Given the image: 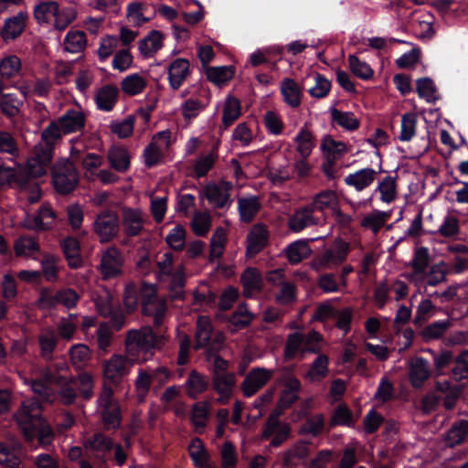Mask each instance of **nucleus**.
<instances>
[{
  "label": "nucleus",
  "mask_w": 468,
  "mask_h": 468,
  "mask_svg": "<svg viewBox=\"0 0 468 468\" xmlns=\"http://www.w3.org/2000/svg\"><path fill=\"white\" fill-rule=\"evenodd\" d=\"M162 338L156 336L151 327L131 330L125 339V352L132 361L138 364L150 360L161 346Z\"/></svg>",
  "instance_id": "nucleus-1"
},
{
  "label": "nucleus",
  "mask_w": 468,
  "mask_h": 468,
  "mask_svg": "<svg viewBox=\"0 0 468 468\" xmlns=\"http://www.w3.org/2000/svg\"><path fill=\"white\" fill-rule=\"evenodd\" d=\"M13 418L25 438L32 441L37 436V427L43 420L42 407L35 399H25Z\"/></svg>",
  "instance_id": "nucleus-2"
},
{
  "label": "nucleus",
  "mask_w": 468,
  "mask_h": 468,
  "mask_svg": "<svg viewBox=\"0 0 468 468\" xmlns=\"http://www.w3.org/2000/svg\"><path fill=\"white\" fill-rule=\"evenodd\" d=\"M157 277L159 281L169 282L171 290L175 291L174 297H179V291L185 283L183 265H175L173 254L171 252H165L157 259Z\"/></svg>",
  "instance_id": "nucleus-3"
},
{
  "label": "nucleus",
  "mask_w": 468,
  "mask_h": 468,
  "mask_svg": "<svg viewBox=\"0 0 468 468\" xmlns=\"http://www.w3.org/2000/svg\"><path fill=\"white\" fill-rule=\"evenodd\" d=\"M349 250V243L337 239L330 249L313 261L312 265L316 271L335 268L346 259Z\"/></svg>",
  "instance_id": "nucleus-4"
},
{
  "label": "nucleus",
  "mask_w": 468,
  "mask_h": 468,
  "mask_svg": "<svg viewBox=\"0 0 468 468\" xmlns=\"http://www.w3.org/2000/svg\"><path fill=\"white\" fill-rule=\"evenodd\" d=\"M78 181L77 170L69 160H61L53 167V183L59 193L67 194L72 191Z\"/></svg>",
  "instance_id": "nucleus-5"
},
{
  "label": "nucleus",
  "mask_w": 468,
  "mask_h": 468,
  "mask_svg": "<svg viewBox=\"0 0 468 468\" xmlns=\"http://www.w3.org/2000/svg\"><path fill=\"white\" fill-rule=\"evenodd\" d=\"M135 364L138 363L132 361L126 353L114 354L103 364V377L112 383H118L130 373Z\"/></svg>",
  "instance_id": "nucleus-6"
},
{
  "label": "nucleus",
  "mask_w": 468,
  "mask_h": 468,
  "mask_svg": "<svg viewBox=\"0 0 468 468\" xmlns=\"http://www.w3.org/2000/svg\"><path fill=\"white\" fill-rule=\"evenodd\" d=\"M119 229V218L116 213L112 211L100 213L93 222V230L101 242H108L116 238Z\"/></svg>",
  "instance_id": "nucleus-7"
},
{
  "label": "nucleus",
  "mask_w": 468,
  "mask_h": 468,
  "mask_svg": "<svg viewBox=\"0 0 468 468\" xmlns=\"http://www.w3.org/2000/svg\"><path fill=\"white\" fill-rule=\"evenodd\" d=\"M99 410L108 428H116L120 425V410L112 397V390L105 388L98 399Z\"/></svg>",
  "instance_id": "nucleus-8"
},
{
  "label": "nucleus",
  "mask_w": 468,
  "mask_h": 468,
  "mask_svg": "<svg viewBox=\"0 0 468 468\" xmlns=\"http://www.w3.org/2000/svg\"><path fill=\"white\" fill-rule=\"evenodd\" d=\"M170 144L171 132L169 130L157 133L144 150L145 165L147 166L155 165L161 160L163 153L168 149Z\"/></svg>",
  "instance_id": "nucleus-9"
},
{
  "label": "nucleus",
  "mask_w": 468,
  "mask_h": 468,
  "mask_svg": "<svg viewBox=\"0 0 468 468\" xmlns=\"http://www.w3.org/2000/svg\"><path fill=\"white\" fill-rule=\"evenodd\" d=\"M79 295L72 289H64L56 292L49 290H43L39 298V304L43 308H50L57 304H62L67 308L75 306Z\"/></svg>",
  "instance_id": "nucleus-10"
},
{
  "label": "nucleus",
  "mask_w": 468,
  "mask_h": 468,
  "mask_svg": "<svg viewBox=\"0 0 468 468\" xmlns=\"http://www.w3.org/2000/svg\"><path fill=\"white\" fill-rule=\"evenodd\" d=\"M282 389L279 398L278 405L273 413L280 416L284 410L288 409L298 399L301 388L299 380L292 376L285 377L282 380Z\"/></svg>",
  "instance_id": "nucleus-11"
},
{
  "label": "nucleus",
  "mask_w": 468,
  "mask_h": 468,
  "mask_svg": "<svg viewBox=\"0 0 468 468\" xmlns=\"http://www.w3.org/2000/svg\"><path fill=\"white\" fill-rule=\"evenodd\" d=\"M230 189L231 185L228 182L210 184L207 186L205 195L214 208H228L231 204Z\"/></svg>",
  "instance_id": "nucleus-12"
},
{
  "label": "nucleus",
  "mask_w": 468,
  "mask_h": 468,
  "mask_svg": "<svg viewBox=\"0 0 468 468\" xmlns=\"http://www.w3.org/2000/svg\"><path fill=\"white\" fill-rule=\"evenodd\" d=\"M123 259L115 248L107 249L101 255V271L104 279L114 278L122 272Z\"/></svg>",
  "instance_id": "nucleus-13"
},
{
  "label": "nucleus",
  "mask_w": 468,
  "mask_h": 468,
  "mask_svg": "<svg viewBox=\"0 0 468 468\" xmlns=\"http://www.w3.org/2000/svg\"><path fill=\"white\" fill-rule=\"evenodd\" d=\"M122 222L124 232L133 237L144 229L145 218L141 209L124 207L122 208Z\"/></svg>",
  "instance_id": "nucleus-14"
},
{
  "label": "nucleus",
  "mask_w": 468,
  "mask_h": 468,
  "mask_svg": "<svg viewBox=\"0 0 468 468\" xmlns=\"http://www.w3.org/2000/svg\"><path fill=\"white\" fill-rule=\"evenodd\" d=\"M271 370L257 367L252 369L245 378L242 383V391L246 397L253 396L272 377Z\"/></svg>",
  "instance_id": "nucleus-15"
},
{
  "label": "nucleus",
  "mask_w": 468,
  "mask_h": 468,
  "mask_svg": "<svg viewBox=\"0 0 468 468\" xmlns=\"http://www.w3.org/2000/svg\"><path fill=\"white\" fill-rule=\"evenodd\" d=\"M275 413L270 417L263 431V437L271 438V445L277 447L285 441L290 435L291 429L288 424L282 423L278 420Z\"/></svg>",
  "instance_id": "nucleus-16"
},
{
  "label": "nucleus",
  "mask_w": 468,
  "mask_h": 468,
  "mask_svg": "<svg viewBox=\"0 0 468 468\" xmlns=\"http://www.w3.org/2000/svg\"><path fill=\"white\" fill-rule=\"evenodd\" d=\"M56 219L55 212L48 205H43L37 215L27 216L24 226L28 229L44 230L51 228Z\"/></svg>",
  "instance_id": "nucleus-17"
},
{
  "label": "nucleus",
  "mask_w": 468,
  "mask_h": 468,
  "mask_svg": "<svg viewBox=\"0 0 468 468\" xmlns=\"http://www.w3.org/2000/svg\"><path fill=\"white\" fill-rule=\"evenodd\" d=\"M429 261V251L426 248H420L416 250L410 263L412 271L407 275V277L416 284L423 282L426 278Z\"/></svg>",
  "instance_id": "nucleus-18"
},
{
  "label": "nucleus",
  "mask_w": 468,
  "mask_h": 468,
  "mask_svg": "<svg viewBox=\"0 0 468 468\" xmlns=\"http://www.w3.org/2000/svg\"><path fill=\"white\" fill-rule=\"evenodd\" d=\"M314 211L310 205L296 209L289 218L290 229L293 232H300L306 228L317 225L318 219L314 216Z\"/></svg>",
  "instance_id": "nucleus-19"
},
{
  "label": "nucleus",
  "mask_w": 468,
  "mask_h": 468,
  "mask_svg": "<svg viewBox=\"0 0 468 468\" xmlns=\"http://www.w3.org/2000/svg\"><path fill=\"white\" fill-rule=\"evenodd\" d=\"M52 154L49 150L41 151L34 148L33 155L27 161V172L32 177H40L47 173Z\"/></svg>",
  "instance_id": "nucleus-20"
},
{
  "label": "nucleus",
  "mask_w": 468,
  "mask_h": 468,
  "mask_svg": "<svg viewBox=\"0 0 468 468\" xmlns=\"http://www.w3.org/2000/svg\"><path fill=\"white\" fill-rule=\"evenodd\" d=\"M27 17V12L20 11L13 17L6 19L2 28V37L8 41L19 37L25 28Z\"/></svg>",
  "instance_id": "nucleus-21"
},
{
  "label": "nucleus",
  "mask_w": 468,
  "mask_h": 468,
  "mask_svg": "<svg viewBox=\"0 0 468 468\" xmlns=\"http://www.w3.org/2000/svg\"><path fill=\"white\" fill-rule=\"evenodd\" d=\"M235 382L236 378L233 373L213 375V387L216 392L219 394L218 399L219 403H226L229 400Z\"/></svg>",
  "instance_id": "nucleus-22"
},
{
  "label": "nucleus",
  "mask_w": 468,
  "mask_h": 468,
  "mask_svg": "<svg viewBox=\"0 0 468 468\" xmlns=\"http://www.w3.org/2000/svg\"><path fill=\"white\" fill-rule=\"evenodd\" d=\"M189 74V63L186 59L177 58L168 67V80L173 90L181 87Z\"/></svg>",
  "instance_id": "nucleus-23"
},
{
  "label": "nucleus",
  "mask_w": 468,
  "mask_h": 468,
  "mask_svg": "<svg viewBox=\"0 0 468 468\" xmlns=\"http://www.w3.org/2000/svg\"><path fill=\"white\" fill-rule=\"evenodd\" d=\"M377 171L373 168H363L345 177V183L357 191L369 186L376 179Z\"/></svg>",
  "instance_id": "nucleus-24"
},
{
  "label": "nucleus",
  "mask_w": 468,
  "mask_h": 468,
  "mask_svg": "<svg viewBox=\"0 0 468 468\" xmlns=\"http://www.w3.org/2000/svg\"><path fill=\"white\" fill-rule=\"evenodd\" d=\"M46 378L49 382H56L61 386L59 399L62 403L67 405L73 403L76 398V387H74V384L71 382L73 380L72 378H69L66 374H59L56 376L48 374L46 375Z\"/></svg>",
  "instance_id": "nucleus-25"
},
{
  "label": "nucleus",
  "mask_w": 468,
  "mask_h": 468,
  "mask_svg": "<svg viewBox=\"0 0 468 468\" xmlns=\"http://www.w3.org/2000/svg\"><path fill=\"white\" fill-rule=\"evenodd\" d=\"M63 133H71L80 131L85 124V115L79 110H69L59 119Z\"/></svg>",
  "instance_id": "nucleus-26"
},
{
  "label": "nucleus",
  "mask_w": 468,
  "mask_h": 468,
  "mask_svg": "<svg viewBox=\"0 0 468 468\" xmlns=\"http://www.w3.org/2000/svg\"><path fill=\"white\" fill-rule=\"evenodd\" d=\"M410 380L415 388H420L430 377L428 361L416 357L410 362Z\"/></svg>",
  "instance_id": "nucleus-27"
},
{
  "label": "nucleus",
  "mask_w": 468,
  "mask_h": 468,
  "mask_svg": "<svg viewBox=\"0 0 468 468\" xmlns=\"http://www.w3.org/2000/svg\"><path fill=\"white\" fill-rule=\"evenodd\" d=\"M293 144L298 155L307 158L314 148V136L308 128L302 127L294 136Z\"/></svg>",
  "instance_id": "nucleus-28"
},
{
  "label": "nucleus",
  "mask_w": 468,
  "mask_h": 468,
  "mask_svg": "<svg viewBox=\"0 0 468 468\" xmlns=\"http://www.w3.org/2000/svg\"><path fill=\"white\" fill-rule=\"evenodd\" d=\"M164 36L160 31L152 30L138 43L140 53L144 58L153 57L163 47Z\"/></svg>",
  "instance_id": "nucleus-29"
},
{
  "label": "nucleus",
  "mask_w": 468,
  "mask_h": 468,
  "mask_svg": "<svg viewBox=\"0 0 468 468\" xmlns=\"http://www.w3.org/2000/svg\"><path fill=\"white\" fill-rule=\"evenodd\" d=\"M339 197L337 193L331 189L323 190L314 196L310 207L314 210L324 211L331 209L332 211L338 207Z\"/></svg>",
  "instance_id": "nucleus-30"
},
{
  "label": "nucleus",
  "mask_w": 468,
  "mask_h": 468,
  "mask_svg": "<svg viewBox=\"0 0 468 468\" xmlns=\"http://www.w3.org/2000/svg\"><path fill=\"white\" fill-rule=\"evenodd\" d=\"M207 388V378L196 370H192L189 373L188 378L185 382L186 394L192 399L197 398V396L205 392Z\"/></svg>",
  "instance_id": "nucleus-31"
},
{
  "label": "nucleus",
  "mask_w": 468,
  "mask_h": 468,
  "mask_svg": "<svg viewBox=\"0 0 468 468\" xmlns=\"http://www.w3.org/2000/svg\"><path fill=\"white\" fill-rule=\"evenodd\" d=\"M63 131L58 122H51L43 131L41 134V141L36 145V148L45 151L49 150L52 154L54 144L61 138Z\"/></svg>",
  "instance_id": "nucleus-32"
},
{
  "label": "nucleus",
  "mask_w": 468,
  "mask_h": 468,
  "mask_svg": "<svg viewBox=\"0 0 468 468\" xmlns=\"http://www.w3.org/2000/svg\"><path fill=\"white\" fill-rule=\"evenodd\" d=\"M281 92L284 101L292 108L301 104L302 89L292 79H284L281 83Z\"/></svg>",
  "instance_id": "nucleus-33"
},
{
  "label": "nucleus",
  "mask_w": 468,
  "mask_h": 468,
  "mask_svg": "<svg viewBox=\"0 0 468 468\" xmlns=\"http://www.w3.org/2000/svg\"><path fill=\"white\" fill-rule=\"evenodd\" d=\"M22 70L21 59L14 54L5 55L0 59V79L11 80L17 77Z\"/></svg>",
  "instance_id": "nucleus-34"
},
{
  "label": "nucleus",
  "mask_w": 468,
  "mask_h": 468,
  "mask_svg": "<svg viewBox=\"0 0 468 468\" xmlns=\"http://www.w3.org/2000/svg\"><path fill=\"white\" fill-rule=\"evenodd\" d=\"M379 193V198L383 203L390 204L397 198V179L392 176H386L381 178L375 189Z\"/></svg>",
  "instance_id": "nucleus-35"
},
{
  "label": "nucleus",
  "mask_w": 468,
  "mask_h": 468,
  "mask_svg": "<svg viewBox=\"0 0 468 468\" xmlns=\"http://www.w3.org/2000/svg\"><path fill=\"white\" fill-rule=\"evenodd\" d=\"M117 98L118 89L111 85L99 89L95 93L97 107L105 112H109L113 108L117 101Z\"/></svg>",
  "instance_id": "nucleus-36"
},
{
  "label": "nucleus",
  "mask_w": 468,
  "mask_h": 468,
  "mask_svg": "<svg viewBox=\"0 0 468 468\" xmlns=\"http://www.w3.org/2000/svg\"><path fill=\"white\" fill-rule=\"evenodd\" d=\"M267 242V230L263 226L257 225L252 228L248 236L247 254L254 256Z\"/></svg>",
  "instance_id": "nucleus-37"
},
{
  "label": "nucleus",
  "mask_w": 468,
  "mask_h": 468,
  "mask_svg": "<svg viewBox=\"0 0 468 468\" xmlns=\"http://www.w3.org/2000/svg\"><path fill=\"white\" fill-rule=\"evenodd\" d=\"M321 149L329 160H336L344 155L348 148L342 141L335 140L331 135L323 138Z\"/></svg>",
  "instance_id": "nucleus-38"
},
{
  "label": "nucleus",
  "mask_w": 468,
  "mask_h": 468,
  "mask_svg": "<svg viewBox=\"0 0 468 468\" xmlns=\"http://www.w3.org/2000/svg\"><path fill=\"white\" fill-rule=\"evenodd\" d=\"M242 284L244 287V294L251 297L257 294L262 285V279L260 272L252 268H248L242 274Z\"/></svg>",
  "instance_id": "nucleus-39"
},
{
  "label": "nucleus",
  "mask_w": 468,
  "mask_h": 468,
  "mask_svg": "<svg viewBox=\"0 0 468 468\" xmlns=\"http://www.w3.org/2000/svg\"><path fill=\"white\" fill-rule=\"evenodd\" d=\"M241 114V105L239 100L229 95L223 105L222 122L226 127L230 126L239 119Z\"/></svg>",
  "instance_id": "nucleus-40"
},
{
  "label": "nucleus",
  "mask_w": 468,
  "mask_h": 468,
  "mask_svg": "<svg viewBox=\"0 0 468 468\" xmlns=\"http://www.w3.org/2000/svg\"><path fill=\"white\" fill-rule=\"evenodd\" d=\"M390 215V211L373 210L363 218L361 226L370 229L373 233H378L389 219Z\"/></svg>",
  "instance_id": "nucleus-41"
},
{
  "label": "nucleus",
  "mask_w": 468,
  "mask_h": 468,
  "mask_svg": "<svg viewBox=\"0 0 468 468\" xmlns=\"http://www.w3.org/2000/svg\"><path fill=\"white\" fill-rule=\"evenodd\" d=\"M51 87V82L48 79H38L35 82L25 81L19 87L21 93L24 97H30L32 95L45 96L48 93Z\"/></svg>",
  "instance_id": "nucleus-42"
},
{
  "label": "nucleus",
  "mask_w": 468,
  "mask_h": 468,
  "mask_svg": "<svg viewBox=\"0 0 468 468\" xmlns=\"http://www.w3.org/2000/svg\"><path fill=\"white\" fill-rule=\"evenodd\" d=\"M210 406L207 401H200L193 405L191 421L197 432H202L209 415Z\"/></svg>",
  "instance_id": "nucleus-43"
},
{
  "label": "nucleus",
  "mask_w": 468,
  "mask_h": 468,
  "mask_svg": "<svg viewBox=\"0 0 468 468\" xmlns=\"http://www.w3.org/2000/svg\"><path fill=\"white\" fill-rule=\"evenodd\" d=\"M238 205L240 219L245 222L251 221L260 209V203L256 197H241Z\"/></svg>",
  "instance_id": "nucleus-44"
},
{
  "label": "nucleus",
  "mask_w": 468,
  "mask_h": 468,
  "mask_svg": "<svg viewBox=\"0 0 468 468\" xmlns=\"http://www.w3.org/2000/svg\"><path fill=\"white\" fill-rule=\"evenodd\" d=\"M328 373V357L325 355H319L312 363L306 378L311 382H319L326 377Z\"/></svg>",
  "instance_id": "nucleus-45"
},
{
  "label": "nucleus",
  "mask_w": 468,
  "mask_h": 468,
  "mask_svg": "<svg viewBox=\"0 0 468 468\" xmlns=\"http://www.w3.org/2000/svg\"><path fill=\"white\" fill-rule=\"evenodd\" d=\"M146 86V79L138 73L126 76L121 83L124 93L133 96L141 93Z\"/></svg>",
  "instance_id": "nucleus-46"
},
{
  "label": "nucleus",
  "mask_w": 468,
  "mask_h": 468,
  "mask_svg": "<svg viewBox=\"0 0 468 468\" xmlns=\"http://www.w3.org/2000/svg\"><path fill=\"white\" fill-rule=\"evenodd\" d=\"M77 16V12L72 6L59 7L57 5V12H55L54 18L51 23L53 27L58 30H64L67 28Z\"/></svg>",
  "instance_id": "nucleus-47"
},
{
  "label": "nucleus",
  "mask_w": 468,
  "mask_h": 468,
  "mask_svg": "<svg viewBox=\"0 0 468 468\" xmlns=\"http://www.w3.org/2000/svg\"><path fill=\"white\" fill-rule=\"evenodd\" d=\"M63 251L69 266L78 268L81 264L80 243L75 238H67L61 243Z\"/></svg>",
  "instance_id": "nucleus-48"
},
{
  "label": "nucleus",
  "mask_w": 468,
  "mask_h": 468,
  "mask_svg": "<svg viewBox=\"0 0 468 468\" xmlns=\"http://www.w3.org/2000/svg\"><path fill=\"white\" fill-rule=\"evenodd\" d=\"M87 44L84 32L79 30H70L64 38L65 50L69 53H78L82 51Z\"/></svg>",
  "instance_id": "nucleus-49"
},
{
  "label": "nucleus",
  "mask_w": 468,
  "mask_h": 468,
  "mask_svg": "<svg viewBox=\"0 0 468 468\" xmlns=\"http://www.w3.org/2000/svg\"><path fill=\"white\" fill-rule=\"evenodd\" d=\"M311 252V248L306 241L298 240L288 246L287 258L291 263L297 264L309 257Z\"/></svg>",
  "instance_id": "nucleus-50"
},
{
  "label": "nucleus",
  "mask_w": 468,
  "mask_h": 468,
  "mask_svg": "<svg viewBox=\"0 0 468 468\" xmlns=\"http://www.w3.org/2000/svg\"><path fill=\"white\" fill-rule=\"evenodd\" d=\"M57 5L58 3L55 1H45L37 5L34 9L37 21L40 24L51 23L57 12Z\"/></svg>",
  "instance_id": "nucleus-51"
},
{
  "label": "nucleus",
  "mask_w": 468,
  "mask_h": 468,
  "mask_svg": "<svg viewBox=\"0 0 468 468\" xmlns=\"http://www.w3.org/2000/svg\"><path fill=\"white\" fill-rule=\"evenodd\" d=\"M111 165L120 172H124L130 165V156L126 149L113 147L109 152Z\"/></svg>",
  "instance_id": "nucleus-52"
},
{
  "label": "nucleus",
  "mask_w": 468,
  "mask_h": 468,
  "mask_svg": "<svg viewBox=\"0 0 468 468\" xmlns=\"http://www.w3.org/2000/svg\"><path fill=\"white\" fill-rule=\"evenodd\" d=\"M234 76V69L230 66L212 67L207 69V79L216 85H223Z\"/></svg>",
  "instance_id": "nucleus-53"
},
{
  "label": "nucleus",
  "mask_w": 468,
  "mask_h": 468,
  "mask_svg": "<svg viewBox=\"0 0 468 468\" xmlns=\"http://www.w3.org/2000/svg\"><path fill=\"white\" fill-rule=\"evenodd\" d=\"M331 115L335 123L346 130L353 131L357 129L359 126V121L350 112H342L337 109H332Z\"/></svg>",
  "instance_id": "nucleus-54"
},
{
  "label": "nucleus",
  "mask_w": 468,
  "mask_h": 468,
  "mask_svg": "<svg viewBox=\"0 0 468 468\" xmlns=\"http://www.w3.org/2000/svg\"><path fill=\"white\" fill-rule=\"evenodd\" d=\"M151 383L152 375L147 370L140 368L134 380L135 391L138 400H144L150 390Z\"/></svg>",
  "instance_id": "nucleus-55"
},
{
  "label": "nucleus",
  "mask_w": 468,
  "mask_h": 468,
  "mask_svg": "<svg viewBox=\"0 0 468 468\" xmlns=\"http://www.w3.org/2000/svg\"><path fill=\"white\" fill-rule=\"evenodd\" d=\"M147 7L141 3H131L127 7V18L135 27H140L148 22L151 17L145 16Z\"/></svg>",
  "instance_id": "nucleus-56"
},
{
  "label": "nucleus",
  "mask_w": 468,
  "mask_h": 468,
  "mask_svg": "<svg viewBox=\"0 0 468 468\" xmlns=\"http://www.w3.org/2000/svg\"><path fill=\"white\" fill-rule=\"evenodd\" d=\"M13 165H7L5 160L0 159V186H8L12 183H19L22 181L18 178L19 172L16 168V159L14 160Z\"/></svg>",
  "instance_id": "nucleus-57"
},
{
  "label": "nucleus",
  "mask_w": 468,
  "mask_h": 468,
  "mask_svg": "<svg viewBox=\"0 0 468 468\" xmlns=\"http://www.w3.org/2000/svg\"><path fill=\"white\" fill-rule=\"evenodd\" d=\"M227 240V231L223 228L216 229L210 240V257L218 259L222 256Z\"/></svg>",
  "instance_id": "nucleus-58"
},
{
  "label": "nucleus",
  "mask_w": 468,
  "mask_h": 468,
  "mask_svg": "<svg viewBox=\"0 0 468 468\" xmlns=\"http://www.w3.org/2000/svg\"><path fill=\"white\" fill-rule=\"evenodd\" d=\"M15 252L19 257H33L38 251V244L32 238L22 237L15 243Z\"/></svg>",
  "instance_id": "nucleus-59"
},
{
  "label": "nucleus",
  "mask_w": 468,
  "mask_h": 468,
  "mask_svg": "<svg viewBox=\"0 0 468 468\" xmlns=\"http://www.w3.org/2000/svg\"><path fill=\"white\" fill-rule=\"evenodd\" d=\"M264 125L269 133L281 135L284 129V123L281 115L275 111H268L263 117Z\"/></svg>",
  "instance_id": "nucleus-60"
},
{
  "label": "nucleus",
  "mask_w": 468,
  "mask_h": 468,
  "mask_svg": "<svg viewBox=\"0 0 468 468\" xmlns=\"http://www.w3.org/2000/svg\"><path fill=\"white\" fill-rule=\"evenodd\" d=\"M324 427V418L322 414H317L307 419V420L301 426L299 431L303 435L316 436L323 431Z\"/></svg>",
  "instance_id": "nucleus-61"
},
{
  "label": "nucleus",
  "mask_w": 468,
  "mask_h": 468,
  "mask_svg": "<svg viewBox=\"0 0 468 468\" xmlns=\"http://www.w3.org/2000/svg\"><path fill=\"white\" fill-rule=\"evenodd\" d=\"M191 227L197 236H205L211 228V217L207 212H197L193 216Z\"/></svg>",
  "instance_id": "nucleus-62"
},
{
  "label": "nucleus",
  "mask_w": 468,
  "mask_h": 468,
  "mask_svg": "<svg viewBox=\"0 0 468 468\" xmlns=\"http://www.w3.org/2000/svg\"><path fill=\"white\" fill-rule=\"evenodd\" d=\"M212 333V325L210 320L207 316H201L197 320V342L199 347L207 346L210 340Z\"/></svg>",
  "instance_id": "nucleus-63"
},
{
  "label": "nucleus",
  "mask_w": 468,
  "mask_h": 468,
  "mask_svg": "<svg viewBox=\"0 0 468 468\" xmlns=\"http://www.w3.org/2000/svg\"><path fill=\"white\" fill-rule=\"evenodd\" d=\"M414 32L420 39H430L434 35L433 18L430 15H425L422 19H419L414 26Z\"/></svg>",
  "instance_id": "nucleus-64"
}]
</instances>
